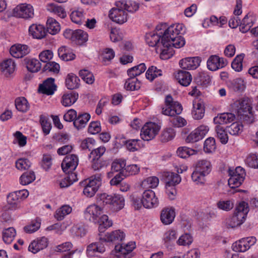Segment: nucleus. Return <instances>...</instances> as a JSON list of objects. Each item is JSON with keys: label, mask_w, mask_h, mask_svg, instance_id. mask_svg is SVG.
Wrapping results in <instances>:
<instances>
[{"label": "nucleus", "mask_w": 258, "mask_h": 258, "mask_svg": "<svg viewBox=\"0 0 258 258\" xmlns=\"http://www.w3.org/2000/svg\"><path fill=\"white\" fill-rule=\"evenodd\" d=\"M47 10L53 13L60 18H64L67 16V13L64 9L61 6L54 4H49L46 7Z\"/></svg>", "instance_id": "58836bf2"}, {"label": "nucleus", "mask_w": 258, "mask_h": 258, "mask_svg": "<svg viewBox=\"0 0 258 258\" xmlns=\"http://www.w3.org/2000/svg\"><path fill=\"white\" fill-rule=\"evenodd\" d=\"M146 69V66L144 63H141L136 66L132 67L127 70V75L131 78L140 75L144 73Z\"/></svg>", "instance_id": "09e8293b"}, {"label": "nucleus", "mask_w": 258, "mask_h": 258, "mask_svg": "<svg viewBox=\"0 0 258 258\" xmlns=\"http://www.w3.org/2000/svg\"><path fill=\"white\" fill-rule=\"evenodd\" d=\"M72 208L69 205H63L56 209L54 217L57 221L62 220L72 212Z\"/></svg>", "instance_id": "c756f323"}, {"label": "nucleus", "mask_w": 258, "mask_h": 258, "mask_svg": "<svg viewBox=\"0 0 258 258\" xmlns=\"http://www.w3.org/2000/svg\"><path fill=\"white\" fill-rule=\"evenodd\" d=\"M136 247V243L131 241L115 246V251L118 258H131V252Z\"/></svg>", "instance_id": "ddd939ff"}, {"label": "nucleus", "mask_w": 258, "mask_h": 258, "mask_svg": "<svg viewBox=\"0 0 258 258\" xmlns=\"http://www.w3.org/2000/svg\"><path fill=\"white\" fill-rule=\"evenodd\" d=\"M100 239L104 242H118L125 238V233L120 230H116L111 232H107L104 235L99 234Z\"/></svg>", "instance_id": "6ab92c4d"}, {"label": "nucleus", "mask_w": 258, "mask_h": 258, "mask_svg": "<svg viewBox=\"0 0 258 258\" xmlns=\"http://www.w3.org/2000/svg\"><path fill=\"white\" fill-rule=\"evenodd\" d=\"M109 17L112 21L122 24L127 21L128 14L123 8L117 7L110 10Z\"/></svg>", "instance_id": "4468645a"}, {"label": "nucleus", "mask_w": 258, "mask_h": 258, "mask_svg": "<svg viewBox=\"0 0 258 258\" xmlns=\"http://www.w3.org/2000/svg\"><path fill=\"white\" fill-rule=\"evenodd\" d=\"M72 21L78 25L82 24L85 21V13L82 9L73 10L70 14Z\"/></svg>", "instance_id": "7c9ffc66"}, {"label": "nucleus", "mask_w": 258, "mask_h": 258, "mask_svg": "<svg viewBox=\"0 0 258 258\" xmlns=\"http://www.w3.org/2000/svg\"><path fill=\"white\" fill-rule=\"evenodd\" d=\"M248 212V204L243 201L240 202L237 205L233 215L226 219L227 224L231 228L240 226L245 221Z\"/></svg>", "instance_id": "7ed1b4c3"}, {"label": "nucleus", "mask_w": 258, "mask_h": 258, "mask_svg": "<svg viewBox=\"0 0 258 258\" xmlns=\"http://www.w3.org/2000/svg\"><path fill=\"white\" fill-rule=\"evenodd\" d=\"M41 221L40 219H36L32 220L29 224L24 227L26 233H32L37 231L40 227Z\"/></svg>", "instance_id": "4d7b16f0"}, {"label": "nucleus", "mask_w": 258, "mask_h": 258, "mask_svg": "<svg viewBox=\"0 0 258 258\" xmlns=\"http://www.w3.org/2000/svg\"><path fill=\"white\" fill-rule=\"evenodd\" d=\"M69 226L68 222H63L61 223H56L52 225L47 228V230L49 231H54L57 234H61Z\"/></svg>", "instance_id": "052dcab7"}, {"label": "nucleus", "mask_w": 258, "mask_h": 258, "mask_svg": "<svg viewBox=\"0 0 258 258\" xmlns=\"http://www.w3.org/2000/svg\"><path fill=\"white\" fill-rule=\"evenodd\" d=\"M16 64L11 59L3 61L0 64V70L2 74L6 77H10L14 72Z\"/></svg>", "instance_id": "393cba45"}, {"label": "nucleus", "mask_w": 258, "mask_h": 258, "mask_svg": "<svg viewBox=\"0 0 258 258\" xmlns=\"http://www.w3.org/2000/svg\"><path fill=\"white\" fill-rule=\"evenodd\" d=\"M99 241L97 242L92 243L89 244L87 249V254L89 257H92L97 255V253H102L105 250V248L104 244L102 242H104L99 239Z\"/></svg>", "instance_id": "5701e85b"}, {"label": "nucleus", "mask_w": 258, "mask_h": 258, "mask_svg": "<svg viewBox=\"0 0 258 258\" xmlns=\"http://www.w3.org/2000/svg\"><path fill=\"white\" fill-rule=\"evenodd\" d=\"M175 217V209L173 207H165L160 212V220L164 225L171 224L174 222Z\"/></svg>", "instance_id": "dca6fc26"}, {"label": "nucleus", "mask_w": 258, "mask_h": 258, "mask_svg": "<svg viewBox=\"0 0 258 258\" xmlns=\"http://www.w3.org/2000/svg\"><path fill=\"white\" fill-rule=\"evenodd\" d=\"M16 191L12 192L9 194L7 197L8 204L10 208L13 210H15L19 207L20 201Z\"/></svg>", "instance_id": "de8ad7c7"}, {"label": "nucleus", "mask_w": 258, "mask_h": 258, "mask_svg": "<svg viewBox=\"0 0 258 258\" xmlns=\"http://www.w3.org/2000/svg\"><path fill=\"white\" fill-rule=\"evenodd\" d=\"M64 37L79 45H82L88 40V34L82 29L73 30L66 29L63 32Z\"/></svg>", "instance_id": "6e6552de"}, {"label": "nucleus", "mask_w": 258, "mask_h": 258, "mask_svg": "<svg viewBox=\"0 0 258 258\" xmlns=\"http://www.w3.org/2000/svg\"><path fill=\"white\" fill-rule=\"evenodd\" d=\"M176 153L179 157L186 158L197 154L198 151L187 147H180L177 149Z\"/></svg>", "instance_id": "603ef678"}, {"label": "nucleus", "mask_w": 258, "mask_h": 258, "mask_svg": "<svg viewBox=\"0 0 258 258\" xmlns=\"http://www.w3.org/2000/svg\"><path fill=\"white\" fill-rule=\"evenodd\" d=\"M90 115L87 113L79 114L74 121L75 127L78 130L84 128L90 120Z\"/></svg>", "instance_id": "e433bc0d"}, {"label": "nucleus", "mask_w": 258, "mask_h": 258, "mask_svg": "<svg viewBox=\"0 0 258 258\" xmlns=\"http://www.w3.org/2000/svg\"><path fill=\"white\" fill-rule=\"evenodd\" d=\"M39 122L44 134L45 135H48L51 129V124L50 120L45 116L41 115L40 116Z\"/></svg>", "instance_id": "bf43d9fd"}, {"label": "nucleus", "mask_w": 258, "mask_h": 258, "mask_svg": "<svg viewBox=\"0 0 258 258\" xmlns=\"http://www.w3.org/2000/svg\"><path fill=\"white\" fill-rule=\"evenodd\" d=\"M233 108L241 120L246 123L254 121L252 100L250 98L244 97L236 101L233 104Z\"/></svg>", "instance_id": "f03ea898"}, {"label": "nucleus", "mask_w": 258, "mask_h": 258, "mask_svg": "<svg viewBox=\"0 0 258 258\" xmlns=\"http://www.w3.org/2000/svg\"><path fill=\"white\" fill-rule=\"evenodd\" d=\"M79 163V158L75 154L69 155L65 157L61 163V168L67 174L74 173Z\"/></svg>", "instance_id": "f8f14e48"}, {"label": "nucleus", "mask_w": 258, "mask_h": 258, "mask_svg": "<svg viewBox=\"0 0 258 258\" xmlns=\"http://www.w3.org/2000/svg\"><path fill=\"white\" fill-rule=\"evenodd\" d=\"M175 78L179 83L183 86H188L192 80L190 74L186 71H180L175 75Z\"/></svg>", "instance_id": "c85d7f7f"}, {"label": "nucleus", "mask_w": 258, "mask_h": 258, "mask_svg": "<svg viewBox=\"0 0 258 258\" xmlns=\"http://www.w3.org/2000/svg\"><path fill=\"white\" fill-rule=\"evenodd\" d=\"M25 62L28 70L35 73L41 69V63L39 60L35 58H25Z\"/></svg>", "instance_id": "37998d69"}, {"label": "nucleus", "mask_w": 258, "mask_h": 258, "mask_svg": "<svg viewBox=\"0 0 258 258\" xmlns=\"http://www.w3.org/2000/svg\"><path fill=\"white\" fill-rule=\"evenodd\" d=\"M72 247V243L71 242L67 241L55 246L54 251L60 253L69 251L67 254L62 256V258H73V254L78 251V249L70 251Z\"/></svg>", "instance_id": "b1692460"}, {"label": "nucleus", "mask_w": 258, "mask_h": 258, "mask_svg": "<svg viewBox=\"0 0 258 258\" xmlns=\"http://www.w3.org/2000/svg\"><path fill=\"white\" fill-rule=\"evenodd\" d=\"M78 98V94L75 92L64 93L61 97L60 102L64 107H70L74 104Z\"/></svg>", "instance_id": "473e14b6"}, {"label": "nucleus", "mask_w": 258, "mask_h": 258, "mask_svg": "<svg viewBox=\"0 0 258 258\" xmlns=\"http://www.w3.org/2000/svg\"><path fill=\"white\" fill-rule=\"evenodd\" d=\"M111 199L110 207L113 210L118 211L124 207L125 200L122 195L114 194Z\"/></svg>", "instance_id": "cd10ccee"}, {"label": "nucleus", "mask_w": 258, "mask_h": 258, "mask_svg": "<svg viewBox=\"0 0 258 258\" xmlns=\"http://www.w3.org/2000/svg\"><path fill=\"white\" fill-rule=\"evenodd\" d=\"M79 78L74 74L68 75L66 79V86L68 89L73 90L78 88L80 85Z\"/></svg>", "instance_id": "a19ab883"}, {"label": "nucleus", "mask_w": 258, "mask_h": 258, "mask_svg": "<svg viewBox=\"0 0 258 258\" xmlns=\"http://www.w3.org/2000/svg\"><path fill=\"white\" fill-rule=\"evenodd\" d=\"M29 33L33 38L38 39L44 38L47 34L44 26L37 24H33L29 27Z\"/></svg>", "instance_id": "4be33fe9"}, {"label": "nucleus", "mask_w": 258, "mask_h": 258, "mask_svg": "<svg viewBox=\"0 0 258 258\" xmlns=\"http://www.w3.org/2000/svg\"><path fill=\"white\" fill-rule=\"evenodd\" d=\"M254 18L251 15H246L242 20L240 25V31L243 33L246 32L252 26Z\"/></svg>", "instance_id": "a18cd8bd"}, {"label": "nucleus", "mask_w": 258, "mask_h": 258, "mask_svg": "<svg viewBox=\"0 0 258 258\" xmlns=\"http://www.w3.org/2000/svg\"><path fill=\"white\" fill-rule=\"evenodd\" d=\"M212 165L210 161L206 159L199 160L196 164V170L204 175H208L211 171Z\"/></svg>", "instance_id": "2f4dec72"}, {"label": "nucleus", "mask_w": 258, "mask_h": 258, "mask_svg": "<svg viewBox=\"0 0 258 258\" xmlns=\"http://www.w3.org/2000/svg\"><path fill=\"white\" fill-rule=\"evenodd\" d=\"M169 122L174 127H182L186 125L187 121L182 117L180 116H174L169 120Z\"/></svg>", "instance_id": "774afa93"}, {"label": "nucleus", "mask_w": 258, "mask_h": 258, "mask_svg": "<svg viewBox=\"0 0 258 258\" xmlns=\"http://www.w3.org/2000/svg\"><path fill=\"white\" fill-rule=\"evenodd\" d=\"M101 175L96 174L84 181V195L88 198L93 197L101 185Z\"/></svg>", "instance_id": "20e7f679"}, {"label": "nucleus", "mask_w": 258, "mask_h": 258, "mask_svg": "<svg viewBox=\"0 0 258 258\" xmlns=\"http://www.w3.org/2000/svg\"><path fill=\"white\" fill-rule=\"evenodd\" d=\"M227 64V61L223 57L217 55H212L207 61V67L211 71H216L221 69Z\"/></svg>", "instance_id": "9d476101"}, {"label": "nucleus", "mask_w": 258, "mask_h": 258, "mask_svg": "<svg viewBox=\"0 0 258 258\" xmlns=\"http://www.w3.org/2000/svg\"><path fill=\"white\" fill-rule=\"evenodd\" d=\"M16 235V231L13 227H9L3 230L2 237L3 241L6 244L11 243Z\"/></svg>", "instance_id": "c03bdc74"}, {"label": "nucleus", "mask_w": 258, "mask_h": 258, "mask_svg": "<svg viewBox=\"0 0 258 258\" xmlns=\"http://www.w3.org/2000/svg\"><path fill=\"white\" fill-rule=\"evenodd\" d=\"M244 57L243 54L237 55L232 61L231 67L235 71L239 72L242 70Z\"/></svg>", "instance_id": "13d9d810"}, {"label": "nucleus", "mask_w": 258, "mask_h": 258, "mask_svg": "<svg viewBox=\"0 0 258 258\" xmlns=\"http://www.w3.org/2000/svg\"><path fill=\"white\" fill-rule=\"evenodd\" d=\"M165 186H175L181 182L180 176L176 173L166 172L164 174Z\"/></svg>", "instance_id": "a878e982"}, {"label": "nucleus", "mask_w": 258, "mask_h": 258, "mask_svg": "<svg viewBox=\"0 0 258 258\" xmlns=\"http://www.w3.org/2000/svg\"><path fill=\"white\" fill-rule=\"evenodd\" d=\"M245 163L249 167L252 168H258V155L256 154H250L246 157Z\"/></svg>", "instance_id": "69168bd1"}, {"label": "nucleus", "mask_w": 258, "mask_h": 258, "mask_svg": "<svg viewBox=\"0 0 258 258\" xmlns=\"http://www.w3.org/2000/svg\"><path fill=\"white\" fill-rule=\"evenodd\" d=\"M234 206V201L231 200H221L217 203V208L224 211H229L232 209Z\"/></svg>", "instance_id": "e2e57ef3"}, {"label": "nucleus", "mask_w": 258, "mask_h": 258, "mask_svg": "<svg viewBox=\"0 0 258 258\" xmlns=\"http://www.w3.org/2000/svg\"><path fill=\"white\" fill-rule=\"evenodd\" d=\"M56 86L54 83V79L52 78H48L39 86V93L46 95H52L56 90Z\"/></svg>", "instance_id": "aec40b11"}, {"label": "nucleus", "mask_w": 258, "mask_h": 258, "mask_svg": "<svg viewBox=\"0 0 258 258\" xmlns=\"http://www.w3.org/2000/svg\"><path fill=\"white\" fill-rule=\"evenodd\" d=\"M126 161L123 159H116L111 164V170L114 172H120V174H124Z\"/></svg>", "instance_id": "864d4df0"}, {"label": "nucleus", "mask_w": 258, "mask_h": 258, "mask_svg": "<svg viewBox=\"0 0 258 258\" xmlns=\"http://www.w3.org/2000/svg\"><path fill=\"white\" fill-rule=\"evenodd\" d=\"M161 75L162 71L154 66L150 67L146 73V78L150 81H153L155 78Z\"/></svg>", "instance_id": "0e129e2a"}, {"label": "nucleus", "mask_w": 258, "mask_h": 258, "mask_svg": "<svg viewBox=\"0 0 258 258\" xmlns=\"http://www.w3.org/2000/svg\"><path fill=\"white\" fill-rule=\"evenodd\" d=\"M35 179V175L33 171L24 173L20 177V183L22 185H28Z\"/></svg>", "instance_id": "680f3d73"}, {"label": "nucleus", "mask_w": 258, "mask_h": 258, "mask_svg": "<svg viewBox=\"0 0 258 258\" xmlns=\"http://www.w3.org/2000/svg\"><path fill=\"white\" fill-rule=\"evenodd\" d=\"M193 241L192 236L188 233H185L180 235L176 240V243L179 246H189Z\"/></svg>", "instance_id": "6e6d98bb"}, {"label": "nucleus", "mask_w": 258, "mask_h": 258, "mask_svg": "<svg viewBox=\"0 0 258 258\" xmlns=\"http://www.w3.org/2000/svg\"><path fill=\"white\" fill-rule=\"evenodd\" d=\"M144 207L151 209L157 207L159 205V200L154 191L146 189L142 194Z\"/></svg>", "instance_id": "2eb2a0df"}, {"label": "nucleus", "mask_w": 258, "mask_h": 258, "mask_svg": "<svg viewBox=\"0 0 258 258\" xmlns=\"http://www.w3.org/2000/svg\"><path fill=\"white\" fill-rule=\"evenodd\" d=\"M182 111V107L181 104L173 101L171 96L167 95L165 99V105L162 107V114L172 117L180 114Z\"/></svg>", "instance_id": "39448f33"}, {"label": "nucleus", "mask_w": 258, "mask_h": 258, "mask_svg": "<svg viewBox=\"0 0 258 258\" xmlns=\"http://www.w3.org/2000/svg\"><path fill=\"white\" fill-rule=\"evenodd\" d=\"M102 213L103 209L101 207L96 204H92L86 209L84 216L88 221L96 224Z\"/></svg>", "instance_id": "1a4fd4ad"}, {"label": "nucleus", "mask_w": 258, "mask_h": 258, "mask_svg": "<svg viewBox=\"0 0 258 258\" xmlns=\"http://www.w3.org/2000/svg\"><path fill=\"white\" fill-rule=\"evenodd\" d=\"M78 180L77 175L76 173H71L61 180L59 182V186L61 188L68 187L74 182Z\"/></svg>", "instance_id": "3c124183"}, {"label": "nucleus", "mask_w": 258, "mask_h": 258, "mask_svg": "<svg viewBox=\"0 0 258 258\" xmlns=\"http://www.w3.org/2000/svg\"><path fill=\"white\" fill-rule=\"evenodd\" d=\"M58 55L60 58L67 61L72 60L75 58V54L72 50L65 46H62L58 49Z\"/></svg>", "instance_id": "79ce46f5"}, {"label": "nucleus", "mask_w": 258, "mask_h": 258, "mask_svg": "<svg viewBox=\"0 0 258 258\" xmlns=\"http://www.w3.org/2000/svg\"><path fill=\"white\" fill-rule=\"evenodd\" d=\"M228 174L230 176L228 185L232 188L239 186L243 182L246 175L245 170L240 166L235 169L229 168Z\"/></svg>", "instance_id": "423d86ee"}, {"label": "nucleus", "mask_w": 258, "mask_h": 258, "mask_svg": "<svg viewBox=\"0 0 258 258\" xmlns=\"http://www.w3.org/2000/svg\"><path fill=\"white\" fill-rule=\"evenodd\" d=\"M46 30L51 35H56L60 30L59 23L53 18L48 17L46 22Z\"/></svg>", "instance_id": "bb28decb"}, {"label": "nucleus", "mask_w": 258, "mask_h": 258, "mask_svg": "<svg viewBox=\"0 0 258 258\" xmlns=\"http://www.w3.org/2000/svg\"><path fill=\"white\" fill-rule=\"evenodd\" d=\"M242 130L243 125L238 122H233L227 127V132L233 136L238 135L242 132Z\"/></svg>", "instance_id": "338daca9"}, {"label": "nucleus", "mask_w": 258, "mask_h": 258, "mask_svg": "<svg viewBox=\"0 0 258 258\" xmlns=\"http://www.w3.org/2000/svg\"><path fill=\"white\" fill-rule=\"evenodd\" d=\"M116 7L123 8L125 11L134 13L138 10L139 4L134 1H122L116 3Z\"/></svg>", "instance_id": "f704fd0d"}, {"label": "nucleus", "mask_w": 258, "mask_h": 258, "mask_svg": "<svg viewBox=\"0 0 258 258\" xmlns=\"http://www.w3.org/2000/svg\"><path fill=\"white\" fill-rule=\"evenodd\" d=\"M161 126L153 122H147L142 127L140 137L145 141H149L155 138L160 130Z\"/></svg>", "instance_id": "0eeeda50"}, {"label": "nucleus", "mask_w": 258, "mask_h": 258, "mask_svg": "<svg viewBox=\"0 0 258 258\" xmlns=\"http://www.w3.org/2000/svg\"><path fill=\"white\" fill-rule=\"evenodd\" d=\"M96 224L99 225L98 230L100 234H101L112 225V222L109 219L107 215H102L99 217L98 222Z\"/></svg>", "instance_id": "ea45409f"}, {"label": "nucleus", "mask_w": 258, "mask_h": 258, "mask_svg": "<svg viewBox=\"0 0 258 258\" xmlns=\"http://www.w3.org/2000/svg\"><path fill=\"white\" fill-rule=\"evenodd\" d=\"M235 115L231 113H223L218 114L214 118L215 124H223L232 122L235 119Z\"/></svg>", "instance_id": "72a5a7b5"}, {"label": "nucleus", "mask_w": 258, "mask_h": 258, "mask_svg": "<svg viewBox=\"0 0 258 258\" xmlns=\"http://www.w3.org/2000/svg\"><path fill=\"white\" fill-rule=\"evenodd\" d=\"M17 109L22 112H26L30 108V104L27 100L23 97H18L15 100Z\"/></svg>", "instance_id": "8fccbe9b"}, {"label": "nucleus", "mask_w": 258, "mask_h": 258, "mask_svg": "<svg viewBox=\"0 0 258 258\" xmlns=\"http://www.w3.org/2000/svg\"><path fill=\"white\" fill-rule=\"evenodd\" d=\"M201 58L199 56L185 57L179 61V66L183 69L195 70L201 62Z\"/></svg>", "instance_id": "a211bd4d"}, {"label": "nucleus", "mask_w": 258, "mask_h": 258, "mask_svg": "<svg viewBox=\"0 0 258 258\" xmlns=\"http://www.w3.org/2000/svg\"><path fill=\"white\" fill-rule=\"evenodd\" d=\"M185 32L183 24H175L168 27L165 23L159 24L154 31L146 34V42L149 46L156 47L161 59H166L171 55V46L179 48L185 45V40L181 35Z\"/></svg>", "instance_id": "f257e3e1"}, {"label": "nucleus", "mask_w": 258, "mask_h": 258, "mask_svg": "<svg viewBox=\"0 0 258 258\" xmlns=\"http://www.w3.org/2000/svg\"><path fill=\"white\" fill-rule=\"evenodd\" d=\"M14 15L19 18H32L34 16V9L30 4H21L14 9Z\"/></svg>", "instance_id": "9b49d317"}, {"label": "nucleus", "mask_w": 258, "mask_h": 258, "mask_svg": "<svg viewBox=\"0 0 258 258\" xmlns=\"http://www.w3.org/2000/svg\"><path fill=\"white\" fill-rule=\"evenodd\" d=\"M10 52L14 57L21 58L30 52V49L26 45L17 44L11 47Z\"/></svg>", "instance_id": "412c9836"}, {"label": "nucleus", "mask_w": 258, "mask_h": 258, "mask_svg": "<svg viewBox=\"0 0 258 258\" xmlns=\"http://www.w3.org/2000/svg\"><path fill=\"white\" fill-rule=\"evenodd\" d=\"M159 180L156 176H149L145 178L141 183V186L144 189L155 188L159 184Z\"/></svg>", "instance_id": "4c0bfd02"}, {"label": "nucleus", "mask_w": 258, "mask_h": 258, "mask_svg": "<svg viewBox=\"0 0 258 258\" xmlns=\"http://www.w3.org/2000/svg\"><path fill=\"white\" fill-rule=\"evenodd\" d=\"M178 232L176 229L173 228H168L163 233L162 241L164 245L167 248H171L175 245V242L177 240Z\"/></svg>", "instance_id": "f3484780"}, {"label": "nucleus", "mask_w": 258, "mask_h": 258, "mask_svg": "<svg viewBox=\"0 0 258 258\" xmlns=\"http://www.w3.org/2000/svg\"><path fill=\"white\" fill-rule=\"evenodd\" d=\"M115 56V52L111 48L103 49L100 54V59L105 64H107Z\"/></svg>", "instance_id": "49530a36"}, {"label": "nucleus", "mask_w": 258, "mask_h": 258, "mask_svg": "<svg viewBox=\"0 0 258 258\" xmlns=\"http://www.w3.org/2000/svg\"><path fill=\"white\" fill-rule=\"evenodd\" d=\"M175 131L172 127L164 129L161 135V140L162 142H166L173 139L175 136Z\"/></svg>", "instance_id": "5fc2aeb1"}, {"label": "nucleus", "mask_w": 258, "mask_h": 258, "mask_svg": "<svg viewBox=\"0 0 258 258\" xmlns=\"http://www.w3.org/2000/svg\"><path fill=\"white\" fill-rule=\"evenodd\" d=\"M205 113V109L203 104L199 101L193 102V109L192 116L195 119H200L203 117Z\"/></svg>", "instance_id": "c9c22d12"}]
</instances>
